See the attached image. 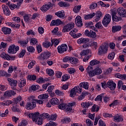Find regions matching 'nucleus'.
Here are the masks:
<instances>
[{"instance_id":"12","label":"nucleus","mask_w":126,"mask_h":126,"mask_svg":"<svg viewBox=\"0 0 126 126\" xmlns=\"http://www.w3.org/2000/svg\"><path fill=\"white\" fill-rule=\"evenodd\" d=\"M111 14L112 17L113 21L119 22V21H121V20H122V17L117 16V11H115V10H111Z\"/></svg>"},{"instance_id":"41","label":"nucleus","mask_w":126,"mask_h":126,"mask_svg":"<svg viewBox=\"0 0 126 126\" xmlns=\"http://www.w3.org/2000/svg\"><path fill=\"white\" fill-rule=\"evenodd\" d=\"M51 42H52L51 46H52L54 44V46L57 47V46H58V45H59V44H60V43L61 42V39H58L55 38L54 40H51Z\"/></svg>"},{"instance_id":"37","label":"nucleus","mask_w":126,"mask_h":126,"mask_svg":"<svg viewBox=\"0 0 126 126\" xmlns=\"http://www.w3.org/2000/svg\"><path fill=\"white\" fill-rule=\"evenodd\" d=\"M28 39H27V40H19L18 41V43L21 45L22 47H26V45L28 44Z\"/></svg>"},{"instance_id":"42","label":"nucleus","mask_w":126,"mask_h":126,"mask_svg":"<svg viewBox=\"0 0 126 126\" xmlns=\"http://www.w3.org/2000/svg\"><path fill=\"white\" fill-rule=\"evenodd\" d=\"M58 5L59 6L61 7H68V6H69V3L66 2H64V1H60L59 2Z\"/></svg>"},{"instance_id":"31","label":"nucleus","mask_w":126,"mask_h":126,"mask_svg":"<svg viewBox=\"0 0 126 126\" xmlns=\"http://www.w3.org/2000/svg\"><path fill=\"white\" fill-rule=\"evenodd\" d=\"M89 93L88 92H83L82 94L78 97L77 100L78 101H81V100H83L84 98H85V96H87L88 95Z\"/></svg>"},{"instance_id":"14","label":"nucleus","mask_w":126,"mask_h":126,"mask_svg":"<svg viewBox=\"0 0 126 126\" xmlns=\"http://www.w3.org/2000/svg\"><path fill=\"white\" fill-rule=\"evenodd\" d=\"M36 108V103L34 102H28L26 105L27 110H33Z\"/></svg>"},{"instance_id":"43","label":"nucleus","mask_w":126,"mask_h":126,"mask_svg":"<svg viewBox=\"0 0 126 126\" xmlns=\"http://www.w3.org/2000/svg\"><path fill=\"white\" fill-rule=\"evenodd\" d=\"M95 14L96 13H93L92 14L85 15L84 19L85 20H88V19H91L92 18H93Z\"/></svg>"},{"instance_id":"33","label":"nucleus","mask_w":126,"mask_h":126,"mask_svg":"<svg viewBox=\"0 0 126 126\" xmlns=\"http://www.w3.org/2000/svg\"><path fill=\"white\" fill-rule=\"evenodd\" d=\"M91 48L93 49V50H97L98 48V43L97 42L95 41H92L90 45Z\"/></svg>"},{"instance_id":"34","label":"nucleus","mask_w":126,"mask_h":126,"mask_svg":"<svg viewBox=\"0 0 126 126\" xmlns=\"http://www.w3.org/2000/svg\"><path fill=\"white\" fill-rule=\"evenodd\" d=\"M11 74L8 73L3 70H0V76H5V77H10Z\"/></svg>"},{"instance_id":"45","label":"nucleus","mask_w":126,"mask_h":126,"mask_svg":"<svg viewBox=\"0 0 126 126\" xmlns=\"http://www.w3.org/2000/svg\"><path fill=\"white\" fill-rule=\"evenodd\" d=\"M28 79L30 81H35L37 80V76L35 75H29L28 76Z\"/></svg>"},{"instance_id":"28","label":"nucleus","mask_w":126,"mask_h":126,"mask_svg":"<svg viewBox=\"0 0 126 126\" xmlns=\"http://www.w3.org/2000/svg\"><path fill=\"white\" fill-rule=\"evenodd\" d=\"M79 86L81 88H84L87 90L89 88V84L87 82H83L79 84Z\"/></svg>"},{"instance_id":"27","label":"nucleus","mask_w":126,"mask_h":126,"mask_svg":"<svg viewBox=\"0 0 126 126\" xmlns=\"http://www.w3.org/2000/svg\"><path fill=\"white\" fill-rule=\"evenodd\" d=\"M113 119L115 123H120V122H123L124 121L123 117L119 115L114 116Z\"/></svg>"},{"instance_id":"39","label":"nucleus","mask_w":126,"mask_h":126,"mask_svg":"<svg viewBox=\"0 0 126 126\" xmlns=\"http://www.w3.org/2000/svg\"><path fill=\"white\" fill-rule=\"evenodd\" d=\"M81 106L83 109H88V108L91 106V103L89 102H82Z\"/></svg>"},{"instance_id":"19","label":"nucleus","mask_w":126,"mask_h":126,"mask_svg":"<svg viewBox=\"0 0 126 126\" xmlns=\"http://www.w3.org/2000/svg\"><path fill=\"white\" fill-rule=\"evenodd\" d=\"M63 22L59 19L56 20H52L50 25L51 26H60V25H62Z\"/></svg>"},{"instance_id":"35","label":"nucleus","mask_w":126,"mask_h":126,"mask_svg":"<svg viewBox=\"0 0 126 126\" xmlns=\"http://www.w3.org/2000/svg\"><path fill=\"white\" fill-rule=\"evenodd\" d=\"M49 97V94H40L38 96V99H40L41 100H45V102H47L48 100V98Z\"/></svg>"},{"instance_id":"22","label":"nucleus","mask_w":126,"mask_h":126,"mask_svg":"<svg viewBox=\"0 0 126 126\" xmlns=\"http://www.w3.org/2000/svg\"><path fill=\"white\" fill-rule=\"evenodd\" d=\"M50 8L51 5L49 4V3H48L47 4L42 5L40 9L43 12H46V11H48Z\"/></svg>"},{"instance_id":"49","label":"nucleus","mask_w":126,"mask_h":126,"mask_svg":"<svg viewBox=\"0 0 126 126\" xmlns=\"http://www.w3.org/2000/svg\"><path fill=\"white\" fill-rule=\"evenodd\" d=\"M76 95V92H75V89H74V88L70 90V93L69 94L70 97L73 98L75 97Z\"/></svg>"},{"instance_id":"51","label":"nucleus","mask_w":126,"mask_h":126,"mask_svg":"<svg viewBox=\"0 0 126 126\" xmlns=\"http://www.w3.org/2000/svg\"><path fill=\"white\" fill-rule=\"evenodd\" d=\"M35 63H36V61L33 60L31 62H30L28 66L29 69H31V68H33V66L35 65Z\"/></svg>"},{"instance_id":"62","label":"nucleus","mask_w":126,"mask_h":126,"mask_svg":"<svg viewBox=\"0 0 126 126\" xmlns=\"http://www.w3.org/2000/svg\"><path fill=\"white\" fill-rule=\"evenodd\" d=\"M95 26L96 28H97V29H102V28H103V25H102L101 22H97L95 24Z\"/></svg>"},{"instance_id":"48","label":"nucleus","mask_w":126,"mask_h":126,"mask_svg":"<svg viewBox=\"0 0 126 126\" xmlns=\"http://www.w3.org/2000/svg\"><path fill=\"white\" fill-rule=\"evenodd\" d=\"M51 102L53 106H55V105H59V99L57 98H53L51 99Z\"/></svg>"},{"instance_id":"24","label":"nucleus","mask_w":126,"mask_h":126,"mask_svg":"<svg viewBox=\"0 0 126 126\" xmlns=\"http://www.w3.org/2000/svg\"><path fill=\"white\" fill-rule=\"evenodd\" d=\"M16 93L14 92L13 91H6L4 94V97H11V96L13 95H15Z\"/></svg>"},{"instance_id":"18","label":"nucleus","mask_w":126,"mask_h":126,"mask_svg":"<svg viewBox=\"0 0 126 126\" xmlns=\"http://www.w3.org/2000/svg\"><path fill=\"white\" fill-rule=\"evenodd\" d=\"M76 105L75 102H73L71 103H69L67 104H66V106L65 108V110L66 112H70L72 110V107Z\"/></svg>"},{"instance_id":"11","label":"nucleus","mask_w":126,"mask_h":126,"mask_svg":"<svg viewBox=\"0 0 126 126\" xmlns=\"http://www.w3.org/2000/svg\"><path fill=\"white\" fill-rule=\"evenodd\" d=\"M29 117L32 120V122H37V120L40 117V113L33 112L28 115Z\"/></svg>"},{"instance_id":"9","label":"nucleus","mask_w":126,"mask_h":126,"mask_svg":"<svg viewBox=\"0 0 126 126\" xmlns=\"http://www.w3.org/2000/svg\"><path fill=\"white\" fill-rule=\"evenodd\" d=\"M74 28V23H70L65 25L62 30L63 33H66V32H69L70 30Z\"/></svg>"},{"instance_id":"13","label":"nucleus","mask_w":126,"mask_h":126,"mask_svg":"<svg viewBox=\"0 0 126 126\" xmlns=\"http://www.w3.org/2000/svg\"><path fill=\"white\" fill-rule=\"evenodd\" d=\"M0 57H1L4 60H6L7 61H14L15 60V57L9 56L8 54H6L5 53H2L0 54Z\"/></svg>"},{"instance_id":"5","label":"nucleus","mask_w":126,"mask_h":126,"mask_svg":"<svg viewBox=\"0 0 126 126\" xmlns=\"http://www.w3.org/2000/svg\"><path fill=\"white\" fill-rule=\"evenodd\" d=\"M108 52V45H102L98 47V56H103L105 54H107Z\"/></svg>"},{"instance_id":"17","label":"nucleus","mask_w":126,"mask_h":126,"mask_svg":"<svg viewBox=\"0 0 126 126\" xmlns=\"http://www.w3.org/2000/svg\"><path fill=\"white\" fill-rule=\"evenodd\" d=\"M75 24L78 27H81L83 25L82 19L80 16H77L75 19Z\"/></svg>"},{"instance_id":"64","label":"nucleus","mask_w":126,"mask_h":126,"mask_svg":"<svg viewBox=\"0 0 126 126\" xmlns=\"http://www.w3.org/2000/svg\"><path fill=\"white\" fill-rule=\"evenodd\" d=\"M97 6L98 4L96 3H93L90 5V9H95Z\"/></svg>"},{"instance_id":"25","label":"nucleus","mask_w":126,"mask_h":126,"mask_svg":"<svg viewBox=\"0 0 126 126\" xmlns=\"http://www.w3.org/2000/svg\"><path fill=\"white\" fill-rule=\"evenodd\" d=\"M81 57L85 56V57H89V56H91V50L88 49L86 50H83L81 53Z\"/></svg>"},{"instance_id":"23","label":"nucleus","mask_w":126,"mask_h":126,"mask_svg":"<svg viewBox=\"0 0 126 126\" xmlns=\"http://www.w3.org/2000/svg\"><path fill=\"white\" fill-rule=\"evenodd\" d=\"M89 38H85L84 37H81L77 40V42L78 44H86L88 42H89Z\"/></svg>"},{"instance_id":"21","label":"nucleus","mask_w":126,"mask_h":126,"mask_svg":"<svg viewBox=\"0 0 126 126\" xmlns=\"http://www.w3.org/2000/svg\"><path fill=\"white\" fill-rule=\"evenodd\" d=\"M95 15L96 17L94 20V22H98V21L101 19V17H102V12L100 11H98L95 13Z\"/></svg>"},{"instance_id":"29","label":"nucleus","mask_w":126,"mask_h":126,"mask_svg":"<svg viewBox=\"0 0 126 126\" xmlns=\"http://www.w3.org/2000/svg\"><path fill=\"white\" fill-rule=\"evenodd\" d=\"M25 85H26V80L22 78L18 82V86L20 88H22V87H24Z\"/></svg>"},{"instance_id":"40","label":"nucleus","mask_w":126,"mask_h":126,"mask_svg":"<svg viewBox=\"0 0 126 126\" xmlns=\"http://www.w3.org/2000/svg\"><path fill=\"white\" fill-rule=\"evenodd\" d=\"M18 69V68L16 66H9L8 69V73H12L13 70L16 71Z\"/></svg>"},{"instance_id":"32","label":"nucleus","mask_w":126,"mask_h":126,"mask_svg":"<svg viewBox=\"0 0 126 126\" xmlns=\"http://www.w3.org/2000/svg\"><path fill=\"white\" fill-rule=\"evenodd\" d=\"M65 14L64 11L63 10L59 11L55 13V15L58 16V17H59V18H63V17H64Z\"/></svg>"},{"instance_id":"26","label":"nucleus","mask_w":126,"mask_h":126,"mask_svg":"<svg viewBox=\"0 0 126 126\" xmlns=\"http://www.w3.org/2000/svg\"><path fill=\"white\" fill-rule=\"evenodd\" d=\"M115 77L117 78H119V79H122V80H126V74H121V73H116L115 74Z\"/></svg>"},{"instance_id":"4","label":"nucleus","mask_w":126,"mask_h":126,"mask_svg":"<svg viewBox=\"0 0 126 126\" xmlns=\"http://www.w3.org/2000/svg\"><path fill=\"white\" fill-rule=\"evenodd\" d=\"M111 15L109 14H105L102 21V24L104 27H108L109 24L111 23Z\"/></svg>"},{"instance_id":"61","label":"nucleus","mask_w":126,"mask_h":126,"mask_svg":"<svg viewBox=\"0 0 126 126\" xmlns=\"http://www.w3.org/2000/svg\"><path fill=\"white\" fill-rule=\"evenodd\" d=\"M119 104V100H114L112 103L109 104V107H115Z\"/></svg>"},{"instance_id":"44","label":"nucleus","mask_w":126,"mask_h":126,"mask_svg":"<svg viewBox=\"0 0 126 126\" xmlns=\"http://www.w3.org/2000/svg\"><path fill=\"white\" fill-rule=\"evenodd\" d=\"M82 6L81 5H76L73 8V11L75 12V13H78L80 11L81 9Z\"/></svg>"},{"instance_id":"38","label":"nucleus","mask_w":126,"mask_h":126,"mask_svg":"<svg viewBox=\"0 0 126 126\" xmlns=\"http://www.w3.org/2000/svg\"><path fill=\"white\" fill-rule=\"evenodd\" d=\"M46 81H47L46 79H44L42 77H40L39 78H36V81L37 83H38V84H42L43 83H45Z\"/></svg>"},{"instance_id":"50","label":"nucleus","mask_w":126,"mask_h":126,"mask_svg":"<svg viewBox=\"0 0 126 126\" xmlns=\"http://www.w3.org/2000/svg\"><path fill=\"white\" fill-rule=\"evenodd\" d=\"M75 91L76 93H78V94H81V92H82V88H80L79 86H76L74 88Z\"/></svg>"},{"instance_id":"16","label":"nucleus","mask_w":126,"mask_h":126,"mask_svg":"<svg viewBox=\"0 0 126 126\" xmlns=\"http://www.w3.org/2000/svg\"><path fill=\"white\" fill-rule=\"evenodd\" d=\"M107 86L110 89V90H115L117 86V84L114 83L113 81H108L107 83Z\"/></svg>"},{"instance_id":"36","label":"nucleus","mask_w":126,"mask_h":126,"mask_svg":"<svg viewBox=\"0 0 126 126\" xmlns=\"http://www.w3.org/2000/svg\"><path fill=\"white\" fill-rule=\"evenodd\" d=\"M121 29L122 27L120 26H114L112 28V32H114V33H116V32H119V31H121Z\"/></svg>"},{"instance_id":"56","label":"nucleus","mask_w":126,"mask_h":126,"mask_svg":"<svg viewBox=\"0 0 126 126\" xmlns=\"http://www.w3.org/2000/svg\"><path fill=\"white\" fill-rule=\"evenodd\" d=\"M25 54H26V50L23 49L21 52L19 54L18 58H23L24 56H25Z\"/></svg>"},{"instance_id":"52","label":"nucleus","mask_w":126,"mask_h":126,"mask_svg":"<svg viewBox=\"0 0 126 126\" xmlns=\"http://www.w3.org/2000/svg\"><path fill=\"white\" fill-rule=\"evenodd\" d=\"M38 43V40L35 38H31L30 40V43L31 45H33L34 46V45H37V43Z\"/></svg>"},{"instance_id":"47","label":"nucleus","mask_w":126,"mask_h":126,"mask_svg":"<svg viewBox=\"0 0 126 126\" xmlns=\"http://www.w3.org/2000/svg\"><path fill=\"white\" fill-rule=\"evenodd\" d=\"M89 37H90L93 39H95V38L97 37V34H96V32H94L93 31H90Z\"/></svg>"},{"instance_id":"59","label":"nucleus","mask_w":126,"mask_h":126,"mask_svg":"<svg viewBox=\"0 0 126 126\" xmlns=\"http://www.w3.org/2000/svg\"><path fill=\"white\" fill-rule=\"evenodd\" d=\"M55 93L57 95H59V96H63L64 95L63 92L59 90H56L55 91Z\"/></svg>"},{"instance_id":"63","label":"nucleus","mask_w":126,"mask_h":126,"mask_svg":"<svg viewBox=\"0 0 126 126\" xmlns=\"http://www.w3.org/2000/svg\"><path fill=\"white\" fill-rule=\"evenodd\" d=\"M36 49L38 54H40V53H42L43 50L42 49V46H41V44H38L36 45Z\"/></svg>"},{"instance_id":"1","label":"nucleus","mask_w":126,"mask_h":126,"mask_svg":"<svg viewBox=\"0 0 126 126\" xmlns=\"http://www.w3.org/2000/svg\"><path fill=\"white\" fill-rule=\"evenodd\" d=\"M87 72L88 73L90 77H93L95 75H98L102 73V69L97 67L93 70V67L91 66H88L87 68Z\"/></svg>"},{"instance_id":"15","label":"nucleus","mask_w":126,"mask_h":126,"mask_svg":"<svg viewBox=\"0 0 126 126\" xmlns=\"http://www.w3.org/2000/svg\"><path fill=\"white\" fill-rule=\"evenodd\" d=\"M2 8L3 9V13L7 16H9L11 14V12L8 7L4 4L2 5Z\"/></svg>"},{"instance_id":"7","label":"nucleus","mask_w":126,"mask_h":126,"mask_svg":"<svg viewBox=\"0 0 126 126\" xmlns=\"http://www.w3.org/2000/svg\"><path fill=\"white\" fill-rule=\"evenodd\" d=\"M19 51V46H15V44H11L8 48L9 54H16Z\"/></svg>"},{"instance_id":"57","label":"nucleus","mask_w":126,"mask_h":126,"mask_svg":"<svg viewBox=\"0 0 126 126\" xmlns=\"http://www.w3.org/2000/svg\"><path fill=\"white\" fill-rule=\"evenodd\" d=\"M29 102H34V103H36V99H35V96L33 95H31L28 98Z\"/></svg>"},{"instance_id":"6","label":"nucleus","mask_w":126,"mask_h":126,"mask_svg":"<svg viewBox=\"0 0 126 126\" xmlns=\"http://www.w3.org/2000/svg\"><path fill=\"white\" fill-rule=\"evenodd\" d=\"M122 5L126 7V2L124 3ZM117 12L121 17H126V9L123 7H119L117 9Z\"/></svg>"},{"instance_id":"3","label":"nucleus","mask_w":126,"mask_h":126,"mask_svg":"<svg viewBox=\"0 0 126 126\" xmlns=\"http://www.w3.org/2000/svg\"><path fill=\"white\" fill-rule=\"evenodd\" d=\"M23 2V0H20V2L19 3H17V4L8 2L7 3V5L9 7L10 9H11V10H13L15 9V8H17V9H19Z\"/></svg>"},{"instance_id":"46","label":"nucleus","mask_w":126,"mask_h":126,"mask_svg":"<svg viewBox=\"0 0 126 126\" xmlns=\"http://www.w3.org/2000/svg\"><path fill=\"white\" fill-rule=\"evenodd\" d=\"M99 63H100V62L96 59L91 61L90 63V64L92 65V66L96 65V64H99Z\"/></svg>"},{"instance_id":"55","label":"nucleus","mask_w":126,"mask_h":126,"mask_svg":"<svg viewBox=\"0 0 126 126\" xmlns=\"http://www.w3.org/2000/svg\"><path fill=\"white\" fill-rule=\"evenodd\" d=\"M40 117L42 119H49V118H50V115L48 113H44L40 115Z\"/></svg>"},{"instance_id":"58","label":"nucleus","mask_w":126,"mask_h":126,"mask_svg":"<svg viewBox=\"0 0 126 126\" xmlns=\"http://www.w3.org/2000/svg\"><path fill=\"white\" fill-rule=\"evenodd\" d=\"M115 55L116 53H115V52L110 53L108 56V58L109 60H114V58H115Z\"/></svg>"},{"instance_id":"2","label":"nucleus","mask_w":126,"mask_h":126,"mask_svg":"<svg viewBox=\"0 0 126 126\" xmlns=\"http://www.w3.org/2000/svg\"><path fill=\"white\" fill-rule=\"evenodd\" d=\"M51 57V53L46 51L44 52H42L41 54L38 56L37 59L39 60L40 63L42 65H47V63L45 62V60H48V59H50Z\"/></svg>"},{"instance_id":"60","label":"nucleus","mask_w":126,"mask_h":126,"mask_svg":"<svg viewBox=\"0 0 126 126\" xmlns=\"http://www.w3.org/2000/svg\"><path fill=\"white\" fill-rule=\"evenodd\" d=\"M47 72L49 76H53V75L55 74V72H54V70L52 69H47Z\"/></svg>"},{"instance_id":"10","label":"nucleus","mask_w":126,"mask_h":126,"mask_svg":"<svg viewBox=\"0 0 126 126\" xmlns=\"http://www.w3.org/2000/svg\"><path fill=\"white\" fill-rule=\"evenodd\" d=\"M67 45L65 44H62L57 47V51L59 54H63L64 52L67 51Z\"/></svg>"},{"instance_id":"8","label":"nucleus","mask_w":126,"mask_h":126,"mask_svg":"<svg viewBox=\"0 0 126 126\" xmlns=\"http://www.w3.org/2000/svg\"><path fill=\"white\" fill-rule=\"evenodd\" d=\"M7 81L13 90H17V89L16 88V87H17V80L12 78H8Z\"/></svg>"},{"instance_id":"20","label":"nucleus","mask_w":126,"mask_h":126,"mask_svg":"<svg viewBox=\"0 0 126 126\" xmlns=\"http://www.w3.org/2000/svg\"><path fill=\"white\" fill-rule=\"evenodd\" d=\"M1 31L4 35H7L11 33V29L6 27H3L1 28Z\"/></svg>"},{"instance_id":"53","label":"nucleus","mask_w":126,"mask_h":126,"mask_svg":"<svg viewBox=\"0 0 126 126\" xmlns=\"http://www.w3.org/2000/svg\"><path fill=\"white\" fill-rule=\"evenodd\" d=\"M70 78V76L69 75H64L62 76V81H66Z\"/></svg>"},{"instance_id":"54","label":"nucleus","mask_w":126,"mask_h":126,"mask_svg":"<svg viewBox=\"0 0 126 126\" xmlns=\"http://www.w3.org/2000/svg\"><path fill=\"white\" fill-rule=\"evenodd\" d=\"M27 50L28 52H29V53H34L35 52V48L33 46H28L27 47Z\"/></svg>"},{"instance_id":"30","label":"nucleus","mask_w":126,"mask_h":126,"mask_svg":"<svg viewBox=\"0 0 126 126\" xmlns=\"http://www.w3.org/2000/svg\"><path fill=\"white\" fill-rule=\"evenodd\" d=\"M79 62V60H78V59L75 58V57H70V63L72 64H77Z\"/></svg>"}]
</instances>
